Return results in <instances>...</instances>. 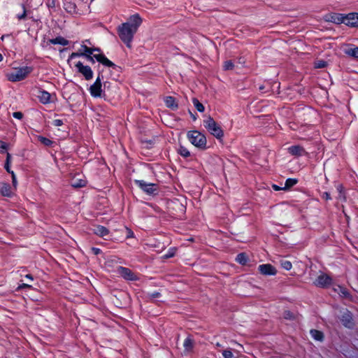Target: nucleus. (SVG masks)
I'll use <instances>...</instances> for the list:
<instances>
[{
	"mask_svg": "<svg viewBox=\"0 0 358 358\" xmlns=\"http://www.w3.org/2000/svg\"><path fill=\"white\" fill-rule=\"evenodd\" d=\"M142 23V19L138 14L131 15L127 22L117 27V33L120 39L128 48H131L134 34Z\"/></svg>",
	"mask_w": 358,
	"mask_h": 358,
	"instance_id": "1",
	"label": "nucleus"
},
{
	"mask_svg": "<svg viewBox=\"0 0 358 358\" xmlns=\"http://www.w3.org/2000/svg\"><path fill=\"white\" fill-rule=\"evenodd\" d=\"M32 69L29 66H24L15 69L13 71L7 73L6 77L11 82H17L24 80L31 72Z\"/></svg>",
	"mask_w": 358,
	"mask_h": 358,
	"instance_id": "2",
	"label": "nucleus"
},
{
	"mask_svg": "<svg viewBox=\"0 0 358 358\" xmlns=\"http://www.w3.org/2000/svg\"><path fill=\"white\" fill-rule=\"evenodd\" d=\"M203 126L210 133V134L213 135L218 139L221 138L224 135L222 128L210 116L203 120Z\"/></svg>",
	"mask_w": 358,
	"mask_h": 358,
	"instance_id": "3",
	"label": "nucleus"
},
{
	"mask_svg": "<svg viewBox=\"0 0 358 358\" xmlns=\"http://www.w3.org/2000/svg\"><path fill=\"white\" fill-rule=\"evenodd\" d=\"M190 143L199 148H205L206 145V136L198 131H190L187 133Z\"/></svg>",
	"mask_w": 358,
	"mask_h": 358,
	"instance_id": "4",
	"label": "nucleus"
},
{
	"mask_svg": "<svg viewBox=\"0 0 358 358\" xmlns=\"http://www.w3.org/2000/svg\"><path fill=\"white\" fill-rule=\"evenodd\" d=\"M87 60L92 64L94 63V59H96L99 62L102 64L108 66V67H115V64L110 61L104 55L100 53H94L92 55L87 54V56H85Z\"/></svg>",
	"mask_w": 358,
	"mask_h": 358,
	"instance_id": "5",
	"label": "nucleus"
},
{
	"mask_svg": "<svg viewBox=\"0 0 358 358\" xmlns=\"http://www.w3.org/2000/svg\"><path fill=\"white\" fill-rule=\"evenodd\" d=\"M134 182L143 191H144L148 194H152L157 191V185L154 183H148L144 180H136Z\"/></svg>",
	"mask_w": 358,
	"mask_h": 358,
	"instance_id": "6",
	"label": "nucleus"
},
{
	"mask_svg": "<svg viewBox=\"0 0 358 358\" xmlns=\"http://www.w3.org/2000/svg\"><path fill=\"white\" fill-rule=\"evenodd\" d=\"M101 87V78L99 75L94 83L90 87L91 95L94 97H101L103 96Z\"/></svg>",
	"mask_w": 358,
	"mask_h": 358,
	"instance_id": "7",
	"label": "nucleus"
},
{
	"mask_svg": "<svg viewBox=\"0 0 358 358\" xmlns=\"http://www.w3.org/2000/svg\"><path fill=\"white\" fill-rule=\"evenodd\" d=\"M332 280L327 274L321 273L320 274L315 280L314 284L319 287H326L331 284Z\"/></svg>",
	"mask_w": 358,
	"mask_h": 358,
	"instance_id": "8",
	"label": "nucleus"
},
{
	"mask_svg": "<svg viewBox=\"0 0 358 358\" xmlns=\"http://www.w3.org/2000/svg\"><path fill=\"white\" fill-rule=\"evenodd\" d=\"M117 271L122 278L126 280H136L138 279L136 275L128 268L119 266L117 269Z\"/></svg>",
	"mask_w": 358,
	"mask_h": 358,
	"instance_id": "9",
	"label": "nucleus"
},
{
	"mask_svg": "<svg viewBox=\"0 0 358 358\" xmlns=\"http://www.w3.org/2000/svg\"><path fill=\"white\" fill-rule=\"evenodd\" d=\"M78 71L83 75L86 80H89L93 78V72L88 66H84L81 62H78L76 64Z\"/></svg>",
	"mask_w": 358,
	"mask_h": 358,
	"instance_id": "10",
	"label": "nucleus"
},
{
	"mask_svg": "<svg viewBox=\"0 0 358 358\" xmlns=\"http://www.w3.org/2000/svg\"><path fill=\"white\" fill-rule=\"evenodd\" d=\"M344 15H345L341 13H331L325 16V20L326 21L340 24L344 23Z\"/></svg>",
	"mask_w": 358,
	"mask_h": 358,
	"instance_id": "11",
	"label": "nucleus"
},
{
	"mask_svg": "<svg viewBox=\"0 0 358 358\" xmlns=\"http://www.w3.org/2000/svg\"><path fill=\"white\" fill-rule=\"evenodd\" d=\"M258 269L259 272L263 275H275L277 272L275 267L269 264L259 265Z\"/></svg>",
	"mask_w": 358,
	"mask_h": 358,
	"instance_id": "12",
	"label": "nucleus"
},
{
	"mask_svg": "<svg viewBox=\"0 0 358 358\" xmlns=\"http://www.w3.org/2000/svg\"><path fill=\"white\" fill-rule=\"evenodd\" d=\"M37 96L39 99V101L43 104H47L53 101L52 95L45 90H39Z\"/></svg>",
	"mask_w": 358,
	"mask_h": 358,
	"instance_id": "13",
	"label": "nucleus"
},
{
	"mask_svg": "<svg viewBox=\"0 0 358 358\" xmlns=\"http://www.w3.org/2000/svg\"><path fill=\"white\" fill-rule=\"evenodd\" d=\"M357 13H349L346 15H344L345 21L344 24L348 26H350L352 27H357Z\"/></svg>",
	"mask_w": 358,
	"mask_h": 358,
	"instance_id": "14",
	"label": "nucleus"
},
{
	"mask_svg": "<svg viewBox=\"0 0 358 358\" xmlns=\"http://www.w3.org/2000/svg\"><path fill=\"white\" fill-rule=\"evenodd\" d=\"M288 152L294 156H302L307 154L305 149L300 145H293L288 148Z\"/></svg>",
	"mask_w": 358,
	"mask_h": 358,
	"instance_id": "15",
	"label": "nucleus"
},
{
	"mask_svg": "<svg viewBox=\"0 0 358 358\" xmlns=\"http://www.w3.org/2000/svg\"><path fill=\"white\" fill-rule=\"evenodd\" d=\"M341 322L343 324L348 328H351L353 323H352V316L349 311L345 310L343 312L341 317Z\"/></svg>",
	"mask_w": 358,
	"mask_h": 358,
	"instance_id": "16",
	"label": "nucleus"
},
{
	"mask_svg": "<svg viewBox=\"0 0 358 358\" xmlns=\"http://www.w3.org/2000/svg\"><path fill=\"white\" fill-rule=\"evenodd\" d=\"M93 231L96 235L102 238H105V239H107L106 237L109 234L108 229L101 225L94 227Z\"/></svg>",
	"mask_w": 358,
	"mask_h": 358,
	"instance_id": "17",
	"label": "nucleus"
},
{
	"mask_svg": "<svg viewBox=\"0 0 358 358\" xmlns=\"http://www.w3.org/2000/svg\"><path fill=\"white\" fill-rule=\"evenodd\" d=\"M0 193L4 196H10L13 192L10 185L5 182H0Z\"/></svg>",
	"mask_w": 358,
	"mask_h": 358,
	"instance_id": "18",
	"label": "nucleus"
},
{
	"mask_svg": "<svg viewBox=\"0 0 358 358\" xmlns=\"http://www.w3.org/2000/svg\"><path fill=\"white\" fill-rule=\"evenodd\" d=\"M183 346L185 348V352L186 353H189L192 352L193 348H194V341L190 337H187L185 341L183 343Z\"/></svg>",
	"mask_w": 358,
	"mask_h": 358,
	"instance_id": "19",
	"label": "nucleus"
},
{
	"mask_svg": "<svg viewBox=\"0 0 358 358\" xmlns=\"http://www.w3.org/2000/svg\"><path fill=\"white\" fill-rule=\"evenodd\" d=\"M64 8L66 12L71 14H77L76 6L72 2H66L64 4Z\"/></svg>",
	"mask_w": 358,
	"mask_h": 358,
	"instance_id": "20",
	"label": "nucleus"
},
{
	"mask_svg": "<svg viewBox=\"0 0 358 358\" xmlns=\"http://www.w3.org/2000/svg\"><path fill=\"white\" fill-rule=\"evenodd\" d=\"M80 52H82V56H87V54L92 55L94 52V50L92 48H89L86 45H81L80 48L79 49Z\"/></svg>",
	"mask_w": 358,
	"mask_h": 358,
	"instance_id": "21",
	"label": "nucleus"
},
{
	"mask_svg": "<svg viewBox=\"0 0 358 358\" xmlns=\"http://www.w3.org/2000/svg\"><path fill=\"white\" fill-rule=\"evenodd\" d=\"M50 43L52 44H60L62 45H67L69 44V41L66 39L60 36L50 39Z\"/></svg>",
	"mask_w": 358,
	"mask_h": 358,
	"instance_id": "22",
	"label": "nucleus"
},
{
	"mask_svg": "<svg viewBox=\"0 0 358 358\" xmlns=\"http://www.w3.org/2000/svg\"><path fill=\"white\" fill-rule=\"evenodd\" d=\"M345 53L350 57L358 59V47L348 48L345 50Z\"/></svg>",
	"mask_w": 358,
	"mask_h": 358,
	"instance_id": "23",
	"label": "nucleus"
},
{
	"mask_svg": "<svg viewBox=\"0 0 358 358\" xmlns=\"http://www.w3.org/2000/svg\"><path fill=\"white\" fill-rule=\"evenodd\" d=\"M310 334L312 337L316 341H322L323 339V333L316 329L310 330Z\"/></svg>",
	"mask_w": 358,
	"mask_h": 358,
	"instance_id": "24",
	"label": "nucleus"
},
{
	"mask_svg": "<svg viewBox=\"0 0 358 358\" xmlns=\"http://www.w3.org/2000/svg\"><path fill=\"white\" fill-rule=\"evenodd\" d=\"M297 180L289 178L285 181V186L282 187V189H289L297 183Z\"/></svg>",
	"mask_w": 358,
	"mask_h": 358,
	"instance_id": "25",
	"label": "nucleus"
},
{
	"mask_svg": "<svg viewBox=\"0 0 358 358\" xmlns=\"http://www.w3.org/2000/svg\"><path fill=\"white\" fill-rule=\"evenodd\" d=\"M166 104L168 107L171 108H177L178 105L176 104L174 98L172 96H168L166 98Z\"/></svg>",
	"mask_w": 358,
	"mask_h": 358,
	"instance_id": "26",
	"label": "nucleus"
},
{
	"mask_svg": "<svg viewBox=\"0 0 358 358\" xmlns=\"http://www.w3.org/2000/svg\"><path fill=\"white\" fill-rule=\"evenodd\" d=\"M86 184V181L85 180H78L73 179L71 181V185L75 187H84Z\"/></svg>",
	"mask_w": 358,
	"mask_h": 358,
	"instance_id": "27",
	"label": "nucleus"
},
{
	"mask_svg": "<svg viewBox=\"0 0 358 358\" xmlns=\"http://www.w3.org/2000/svg\"><path fill=\"white\" fill-rule=\"evenodd\" d=\"M38 140L46 146H50L53 143L51 140L41 136H38Z\"/></svg>",
	"mask_w": 358,
	"mask_h": 358,
	"instance_id": "28",
	"label": "nucleus"
},
{
	"mask_svg": "<svg viewBox=\"0 0 358 358\" xmlns=\"http://www.w3.org/2000/svg\"><path fill=\"white\" fill-rule=\"evenodd\" d=\"M178 153L184 157H188L190 155L189 151L183 146L180 147L178 149Z\"/></svg>",
	"mask_w": 358,
	"mask_h": 358,
	"instance_id": "29",
	"label": "nucleus"
},
{
	"mask_svg": "<svg viewBox=\"0 0 358 358\" xmlns=\"http://www.w3.org/2000/svg\"><path fill=\"white\" fill-rule=\"evenodd\" d=\"M193 103H194L195 108L199 112H203L204 110L203 105L201 103H200L199 101L197 99H193Z\"/></svg>",
	"mask_w": 358,
	"mask_h": 358,
	"instance_id": "30",
	"label": "nucleus"
},
{
	"mask_svg": "<svg viewBox=\"0 0 358 358\" xmlns=\"http://www.w3.org/2000/svg\"><path fill=\"white\" fill-rule=\"evenodd\" d=\"M234 64L231 61H226L224 63V70H232L234 69Z\"/></svg>",
	"mask_w": 358,
	"mask_h": 358,
	"instance_id": "31",
	"label": "nucleus"
},
{
	"mask_svg": "<svg viewBox=\"0 0 358 358\" xmlns=\"http://www.w3.org/2000/svg\"><path fill=\"white\" fill-rule=\"evenodd\" d=\"M327 66L326 62L323 60H318L315 62V67L317 69L324 68Z\"/></svg>",
	"mask_w": 358,
	"mask_h": 358,
	"instance_id": "32",
	"label": "nucleus"
},
{
	"mask_svg": "<svg viewBox=\"0 0 358 358\" xmlns=\"http://www.w3.org/2000/svg\"><path fill=\"white\" fill-rule=\"evenodd\" d=\"M281 265L285 269H286L287 271H289L292 268V263L289 261H287V260L282 261L281 263Z\"/></svg>",
	"mask_w": 358,
	"mask_h": 358,
	"instance_id": "33",
	"label": "nucleus"
},
{
	"mask_svg": "<svg viewBox=\"0 0 358 358\" xmlns=\"http://www.w3.org/2000/svg\"><path fill=\"white\" fill-rule=\"evenodd\" d=\"M338 289L340 294L343 295L345 297H348L349 296V293L345 288L338 286Z\"/></svg>",
	"mask_w": 358,
	"mask_h": 358,
	"instance_id": "34",
	"label": "nucleus"
},
{
	"mask_svg": "<svg viewBox=\"0 0 358 358\" xmlns=\"http://www.w3.org/2000/svg\"><path fill=\"white\" fill-rule=\"evenodd\" d=\"M237 262H238L240 264H245L246 263V259L243 254H239L236 257Z\"/></svg>",
	"mask_w": 358,
	"mask_h": 358,
	"instance_id": "35",
	"label": "nucleus"
},
{
	"mask_svg": "<svg viewBox=\"0 0 358 358\" xmlns=\"http://www.w3.org/2000/svg\"><path fill=\"white\" fill-rule=\"evenodd\" d=\"M224 358H233L234 355L230 350H225L222 352Z\"/></svg>",
	"mask_w": 358,
	"mask_h": 358,
	"instance_id": "36",
	"label": "nucleus"
},
{
	"mask_svg": "<svg viewBox=\"0 0 358 358\" xmlns=\"http://www.w3.org/2000/svg\"><path fill=\"white\" fill-rule=\"evenodd\" d=\"M82 56V52H80V50L77 52H73L69 57V59H72L75 57Z\"/></svg>",
	"mask_w": 358,
	"mask_h": 358,
	"instance_id": "37",
	"label": "nucleus"
},
{
	"mask_svg": "<svg viewBox=\"0 0 358 358\" xmlns=\"http://www.w3.org/2000/svg\"><path fill=\"white\" fill-rule=\"evenodd\" d=\"M13 116L15 118H17V119L21 120V119L23 117V114H22L21 112H14V113H13Z\"/></svg>",
	"mask_w": 358,
	"mask_h": 358,
	"instance_id": "38",
	"label": "nucleus"
},
{
	"mask_svg": "<svg viewBox=\"0 0 358 358\" xmlns=\"http://www.w3.org/2000/svg\"><path fill=\"white\" fill-rule=\"evenodd\" d=\"M62 124H63V122L61 120L57 119V120H55L53 121L54 126L59 127V126H62Z\"/></svg>",
	"mask_w": 358,
	"mask_h": 358,
	"instance_id": "39",
	"label": "nucleus"
},
{
	"mask_svg": "<svg viewBox=\"0 0 358 358\" xmlns=\"http://www.w3.org/2000/svg\"><path fill=\"white\" fill-rule=\"evenodd\" d=\"M11 176H12V180H13V186H16V184H17V180H16V177H15V175L14 173V172H11Z\"/></svg>",
	"mask_w": 358,
	"mask_h": 358,
	"instance_id": "40",
	"label": "nucleus"
},
{
	"mask_svg": "<svg viewBox=\"0 0 358 358\" xmlns=\"http://www.w3.org/2000/svg\"><path fill=\"white\" fill-rule=\"evenodd\" d=\"M7 147H8V145L3 142V141H0V148L6 150L7 149Z\"/></svg>",
	"mask_w": 358,
	"mask_h": 358,
	"instance_id": "41",
	"label": "nucleus"
},
{
	"mask_svg": "<svg viewBox=\"0 0 358 358\" xmlns=\"http://www.w3.org/2000/svg\"><path fill=\"white\" fill-rule=\"evenodd\" d=\"M23 9H24L23 13L22 15L17 16L19 20L24 19L26 17V9L24 7H23Z\"/></svg>",
	"mask_w": 358,
	"mask_h": 358,
	"instance_id": "42",
	"label": "nucleus"
},
{
	"mask_svg": "<svg viewBox=\"0 0 358 358\" xmlns=\"http://www.w3.org/2000/svg\"><path fill=\"white\" fill-rule=\"evenodd\" d=\"M19 289H23V288H31V285H29L28 284L23 283L21 285L19 286Z\"/></svg>",
	"mask_w": 358,
	"mask_h": 358,
	"instance_id": "43",
	"label": "nucleus"
},
{
	"mask_svg": "<svg viewBox=\"0 0 358 358\" xmlns=\"http://www.w3.org/2000/svg\"><path fill=\"white\" fill-rule=\"evenodd\" d=\"M92 250L94 255H98L101 252V250L96 248H92Z\"/></svg>",
	"mask_w": 358,
	"mask_h": 358,
	"instance_id": "44",
	"label": "nucleus"
},
{
	"mask_svg": "<svg viewBox=\"0 0 358 358\" xmlns=\"http://www.w3.org/2000/svg\"><path fill=\"white\" fill-rule=\"evenodd\" d=\"M160 296V293L157 292H155L150 294L152 298H158Z\"/></svg>",
	"mask_w": 358,
	"mask_h": 358,
	"instance_id": "45",
	"label": "nucleus"
},
{
	"mask_svg": "<svg viewBox=\"0 0 358 358\" xmlns=\"http://www.w3.org/2000/svg\"><path fill=\"white\" fill-rule=\"evenodd\" d=\"M173 255H174V252H169V253L166 254V255H164V257H165L166 258H169V257H173Z\"/></svg>",
	"mask_w": 358,
	"mask_h": 358,
	"instance_id": "46",
	"label": "nucleus"
},
{
	"mask_svg": "<svg viewBox=\"0 0 358 358\" xmlns=\"http://www.w3.org/2000/svg\"><path fill=\"white\" fill-rule=\"evenodd\" d=\"M285 317L287 318V319H290L292 318V315L289 312H285Z\"/></svg>",
	"mask_w": 358,
	"mask_h": 358,
	"instance_id": "47",
	"label": "nucleus"
},
{
	"mask_svg": "<svg viewBox=\"0 0 358 358\" xmlns=\"http://www.w3.org/2000/svg\"><path fill=\"white\" fill-rule=\"evenodd\" d=\"M5 169L10 173H11V172H13L12 171L10 170L9 164H8V163H6Z\"/></svg>",
	"mask_w": 358,
	"mask_h": 358,
	"instance_id": "48",
	"label": "nucleus"
},
{
	"mask_svg": "<svg viewBox=\"0 0 358 358\" xmlns=\"http://www.w3.org/2000/svg\"><path fill=\"white\" fill-rule=\"evenodd\" d=\"M323 198H324L326 199H331L329 194L327 193V192L324 193Z\"/></svg>",
	"mask_w": 358,
	"mask_h": 358,
	"instance_id": "49",
	"label": "nucleus"
},
{
	"mask_svg": "<svg viewBox=\"0 0 358 358\" xmlns=\"http://www.w3.org/2000/svg\"><path fill=\"white\" fill-rule=\"evenodd\" d=\"M10 158H11V155H10L9 153H7V156H6V163H8V164H9V163H10Z\"/></svg>",
	"mask_w": 358,
	"mask_h": 358,
	"instance_id": "50",
	"label": "nucleus"
},
{
	"mask_svg": "<svg viewBox=\"0 0 358 358\" xmlns=\"http://www.w3.org/2000/svg\"><path fill=\"white\" fill-rule=\"evenodd\" d=\"M273 188L275 190H276V191L280 190V189H282V187L280 188V187H279L278 186H277V185H273Z\"/></svg>",
	"mask_w": 358,
	"mask_h": 358,
	"instance_id": "51",
	"label": "nucleus"
},
{
	"mask_svg": "<svg viewBox=\"0 0 358 358\" xmlns=\"http://www.w3.org/2000/svg\"><path fill=\"white\" fill-rule=\"evenodd\" d=\"M26 278H29V279H30V280H33V277H32V275H30V274H27V275H26Z\"/></svg>",
	"mask_w": 358,
	"mask_h": 358,
	"instance_id": "52",
	"label": "nucleus"
},
{
	"mask_svg": "<svg viewBox=\"0 0 358 358\" xmlns=\"http://www.w3.org/2000/svg\"><path fill=\"white\" fill-rule=\"evenodd\" d=\"M341 188H342V187H341V186H338V189L339 190V196H341V194H342V192H341Z\"/></svg>",
	"mask_w": 358,
	"mask_h": 358,
	"instance_id": "53",
	"label": "nucleus"
},
{
	"mask_svg": "<svg viewBox=\"0 0 358 358\" xmlns=\"http://www.w3.org/2000/svg\"><path fill=\"white\" fill-rule=\"evenodd\" d=\"M94 49H95V50H94V52H99L101 51L99 48H94Z\"/></svg>",
	"mask_w": 358,
	"mask_h": 358,
	"instance_id": "54",
	"label": "nucleus"
},
{
	"mask_svg": "<svg viewBox=\"0 0 358 358\" xmlns=\"http://www.w3.org/2000/svg\"><path fill=\"white\" fill-rule=\"evenodd\" d=\"M3 59V55L0 53V62H1Z\"/></svg>",
	"mask_w": 358,
	"mask_h": 358,
	"instance_id": "55",
	"label": "nucleus"
},
{
	"mask_svg": "<svg viewBox=\"0 0 358 358\" xmlns=\"http://www.w3.org/2000/svg\"><path fill=\"white\" fill-rule=\"evenodd\" d=\"M357 27H358V13H357Z\"/></svg>",
	"mask_w": 358,
	"mask_h": 358,
	"instance_id": "56",
	"label": "nucleus"
},
{
	"mask_svg": "<svg viewBox=\"0 0 358 358\" xmlns=\"http://www.w3.org/2000/svg\"><path fill=\"white\" fill-rule=\"evenodd\" d=\"M50 6H52V5H54V1H52V3H49L48 4Z\"/></svg>",
	"mask_w": 358,
	"mask_h": 358,
	"instance_id": "57",
	"label": "nucleus"
},
{
	"mask_svg": "<svg viewBox=\"0 0 358 358\" xmlns=\"http://www.w3.org/2000/svg\"><path fill=\"white\" fill-rule=\"evenodd\" d=\"M50 6H52V5H54V1H52V3H49L48 4Z\"/></svg>",
	"mask_w": 358,
	"mask_h": 358,
	"instance_id": "58",
	"label": "nucleus"
}]
</instances>
